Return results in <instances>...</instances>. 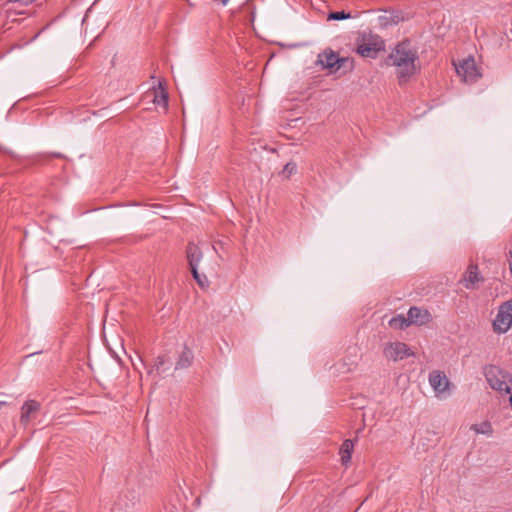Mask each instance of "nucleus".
<instances>
[{"instance_id": "obj_1", "label": "nucleus", "mask_w": 512, "mask_h": 512, "mask_svg": "<svg viewBox=\"0 0 512 512\" xmlns=\"http://www.w3.org/2000/svg\"><path fill=\"white\" fill-rule=\"evenodd\" d=\"M389 60L396 68V75L400 85L407 83L418 71V54L409 42L398 44L389 55Z\"/></svg>"}, {"instance_id": "obj_2", "label": "nucleus", "mask_w": 512, "mask_h": 512, "mask_svg": "<svg viewBox=\"0 0 512 512\" xmlns=\"http://www.w3.org/2000/svg\"><path fill=\"white\" fill-rule=\"evenodd\" d=\"M484 375L493 390L503 392L505 394L511 393V387L506 382V375L504 372L495 365H489L484 370Z\"/></svg>"}, {"instance_id": "obj_3", "label": "nucleus", "mask_w": 512, "mask_h": 512, "mask_svg": "<svg viewBox=\"0 0 512 512\" xmlns=\"http://www.w3.org/2000/svg\"><path fill=\"white\" fill-rule=\"evenodd\" d=\"M348 61V58L339 57V55L331 49L324 50L322 53H320L317 60L322 68L329 69L331 72L338 71Z\"/></svg>"}, {"instance_id": "obj_4", "label": "nucleus", "mask_w": 512, "mask_h": 512, "mask_svg": "<svg viewBox=\"0 0 512 512\" xmlns=\"http://www.w3.org/2000/svg\"><path fill=\"white\" fill-rule=\"evenodd\" d=\"M383 354L388 360L397 362L413 356L414 352L403 342H390L384 347Z\"/></svg>"}, {"instance_id": "obj_5", "label": "nucleus", "mask_w": 512, "mask_h": 512, "mask_svg": "<svg viewBox=\"0 0 512 512\" xmlns=\"http://www.w3.org/2000/svg\"><path fill=\"white\" fill-rule=\"evenodd\" d=\"M455 69L458 76L466 83H473L481 76L472 57L464 59L459 65H455Z\"/></svg>"}, {"instance_id": "obj_6", "label": "nucleus", "mask_w": 512, "mask_h": 512, "mask_svg": "<svg viewBox=\"0 0 512 512\" xmlns=\"http://www.w3.org/2000/svg\"><path fill=\"white\" fill-rule=\"evenodd\" d=\"M429 383L437 396L449 394L451 383L444 372L439 370L430 372Z\"/></svg>"}, {"instance_id": "obj_7", "label": "nucleus", "mask_w": 512, "mask_h": 512, "mask_svg": "<svg viewBox=\"0 0 512 512\" xmlns=\"http://www.w3.org/2000/svg\"><path fill=\"white\" fill-rule=\"evenodd\" d=\"M186 257L189 264L190 271L200 269V263L203 259V253L201 249L194 244L193 242H189L186 248Z\"/></svg>"}, {"instance_id": "obj_8", "label": "nucleus", "mask_w": 512, "mask_h": 512, "mask_svg": "<svg viewBox=\"0 0 512 512\" xmlns=\"http://www.w3.org/2000/svg\"><path fill=\"white\" fill-rule=\"evenodd\" d=\"M194 361L193 351L184 344L178 352L177 360L175 363V370H183L189 368Z\"/></svg>"}, {"instance_id": "obj_9", "label": "nucleus", "mask_w": 512, "mask_h": 512, "mask_svg": "<svg viewBox=\"0 0 512 512\" xmlns=\"http://www.w3.org/2000/svg\"><path fill=\"white\" fill-rule=\"evenodd\" d=\"M430 313L426 309L411 307L408 311L407 317L401 314L392 316L390 320H429Z\"/></svg>"}, {"instance_id": "obj_10", "label": "nucleus", "mask_w": 512, "mask_h": 512, "mask_svg": "<svg viewBox=\"0 0 512 512\" xmlns=\"http://www.w3.org/2000/svg\"><path fill=\"white\" fill-rule=\"evenodd\" d=\"M40 403L36 400H27L21 407V417L20 422L23 425H27L32 417V415L39 411Z\"/></svg>"}, {"instance_id": "obj_11", "label": "nucleus", "mask_w": 512, "mask_h": 512, "mask_svg": "<svg viewBox=\"0 0 512 512\" xmlns=\"http://www.w3.org/2000/svg\"><path fill=\"white\" fill-rule=\"evenodd\" d=\"M382 49L378 42H363L358 45L357 53L363 57L376 58L377 53Z\"/></svg>"}, {"instance_id": "obj_12", "label": "nucleus", "mask_w": 512, "mask_h": 512, "mask_svg": "<svg viewBox=\"0 0 512 512\" xmlns=\"http://www.w3.org/2000/svg\"><path fill=\"white\" fill-rule=\"evenodd\" d=\"M481 280L478 272V267L476 265H469L467 271L462 279V282L467 289H471L475 286L477 282Z\"/></svg>"}, {"instance_id": "obj_13", "label": "nucleus", "mask_w": 512, "mask_h": 512, "mask_svg": "<svg viewBox=\"0 0 512 512\" xmlns=\"http://www.w3.org/2000/svg\"><path fill=\"white\" fill-rule=\"evenodd\" d=\"M353 449L354 442L350 439L344 440L343 443L341 444L339 453L341 456V463L343 465L346 466L350 462Z\"/></svg>"}, {"instance_id": "obj_14", "label": "nucleus", "mask_w": 512, "mask_h": 512, "mask_svg": "<svg viewBox=\"0 0 512 512\" xmlns=\"http://www.w3.org/2000/svg\"><path fill=\"white\" fill-rule=\"evenodd\" d=\"M171 365L172 363L165 356H158L155 360L154 366L149 370V374H152L155 371L158 375H160L168 371Z\"/></svg>"}, {"instance_id": "obj_15", "label": "nucleus", "mask_w": 512, "mask_h": 512, "mask_svg": "<svg viewBox=\"0 0 512 512\" xmlns=\"http://www.w3.org/2000/svg\"><path fill=\"white\" fill-rule=\"evenodd\" d=\"M495 320H512V299L503 302L499 306Z\"/></svg>"}, {"instance_id": "obj_16", "label": "nucleus", "mask_w": 512, "mask_h": 512, "mask_svg": "<svg viewBox=\"0 0 512 512\" xmlns=\"http://www.w3.org/2000/svg\"><path fill=\"white\" fill-rule=\"evenodd\" d=\"M202 270L205 271V270H207V268L205 266H203ZM191 273L193 275V278L195 279V281L201 288L204 289L209 286V280H208V277L205 274V272H200V269L199 270L194 269L191 271Z\"/></svg>"}, {"instance_id": "obj_17", "label": "nucleus", "mask_w": 512, "mask_h": 512, "mask_svg": "<svg viewBox=\"0 0 512 512\" xmlns=\"http://www.w3.org/2000/svg\"><path fill=\"white\" fill-rule=\"evenodd\" d=\"M470 429L475 431L477 434H484L487 436H491L493 434V428L489 421H484L480 424H473Z\"/></svg>"}, {"instance_id": "obj_18", "label": "nucleus", "mask_w": 512, "mask_h": 512, "mask_svg": "<svg viewBox=\"0 0 512 512\" xmlns=\"http://www.w3.org/2000/svg\"><path fill=\"white\" fill-rule=\"evenodd\" d=\"M153 102L164 107L168 106V94L162 87L161 83H159V91H155Z\"/></svg>"}, {"instance_id": "obj_19", "label": "nucleus", "mask_w": 512, "mask_h": 512, "mask_svg": "<svg viewBox=\"0 0 512 512\" xmlns=\"http://www.w3.org/2000/svg\"><path fill=\"white\" fill-rule=\"evenodd\" d=\"M512 326V322H492L493 331L498 334L507 332Z\"/></svg>"}, {"instance_id": "obj_20", "label": "nucleus", "mask_w": 512, "mask_h": 512, "mask_svg": "<svg viewBox=\"0 0 512 512\" xmlns=\"http://www.w3.org/2000/svg\"><path fill=\"white\" fill-rule=\"evenodd\" d=\"M129 506V503L126 501L124 502L122 496H120L111 508V512H126Z\"/></svg>"}, {"instance_id": "obj_21", "label": "nucleus", "mask_w": 512, "mask_h": 512, "mask_svg": "<svg viewBox=\"0 0 512 512\" xmlns=\"http://www.w3.org/2000/svg\"><path fill=\"white\" fill-rule=\"evenodd\" d=\"M388 323H389L390 327H392V328L399 329V330H405L413 324L422 325L425 322H388Z\"/></svg>"}, {"instance_id": "obj_22", "label": "nucleus", "mask_w": 512, "mask_h": 512, "mask_svg": "<svg viewBox=\"0 0 512 512\" xmlns=\"http://www.w3.org/2000/svg\"><path fill=\"white\" fill-rule=\"evenodd\" d=\"M351 18L350 13H346L345 11H336L328 14V20H344Z\"/></svg>"}, {"instance_id": "obj_23", "label": "nucleus", "mask_w": 512, "mask_h": 512, "mask_svg": "<svg viewBox=\"0 0 512 512\" xmlns=\"http://www.w3.org/2000/svg\"><path fill=\"white\" fill-rule=\"evenodd\" d=\"M297 170V165L294 162H288L283 170L282 174L286 177H290L292 174H294Z\"/></svg>"}, {"instance_id": "obj_24", "label": "nucleus", "mask_w": 512, "mask_h": 512, "mask_svg": "<svg viewBox=\"0 0 512 512\" xmlns=\"http://www.w3.org/2000/svg\"><path fill=\"white\" fill-rule=\"evenodd\" d=\"M213 1L218 2V3L222 4L223 6H225V5H227L229 0H213Z\"/></svg>"}, {"instance_id": "obj_25", "label": "nucleus", "mask_w": 512, "mask_h": 512, "mask_svg": "<svg viewBox=\"0 0 512 512\" xmlns=\"http://www.w3.org/2000/svg\"><path fill=\"white\" fill-rule=\"evenodd\" d=\"M7 403L5 401H0V409L5 406Z\"/></svg>"}, {"instance_id": "obj_26", "label": "nucleus", "mask_w": 512, "mask_h": 512, "mask_svg": "<svg viewBox=\"0 0 512 512\" xmlns=\"http://www.w3.org/2000/svg\"><path fill=\"white\" fill-rule=\"evenodd\" d=\"M509 401H510V405H511V407H512V394H511V396H510V398H509Z\"/></svg>"}]
</instances>
